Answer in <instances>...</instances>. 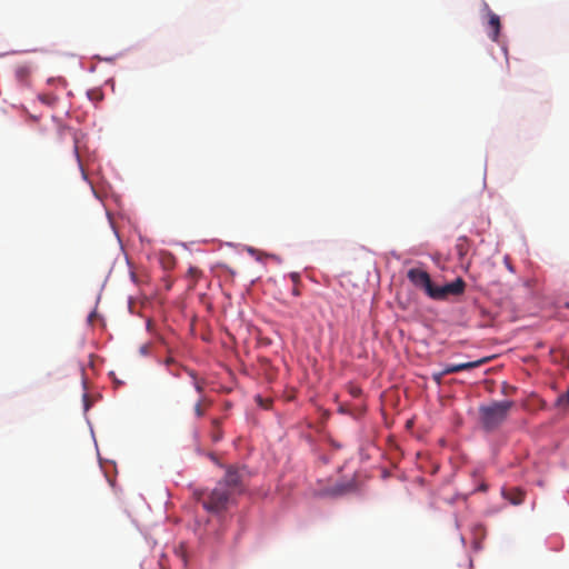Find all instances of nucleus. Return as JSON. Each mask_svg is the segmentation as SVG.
Wrapping results in <instances>:
<instances>
[{
	"mask_svg": "<svg viewBox=\"0 0 569 569\" xmlns=\"http://www.w3.org/2000/svg\"><path fill=\"white\" fill-rule=\"evenodd\" d=\"M443 376H445V375H441V372H440L439 375H435L433 377H435V380H436V381L440 382V379H441V377H443Z\"/></svg>",
	"mask_w": 569,
	"mask_h": 569,
	"instance_id": "obj_20",
	"label": "nucleus"
},
{
	"mask_svg": "<svg viewBox=\"0 0 569 569\" xmlns=\"http://www.w3.org/2000/svg\"><path fill=\"white\" fill-rule=\"evenodd\" d=\"M488 23H489V27H490V29L492 31L491 32V39L493 41H497L499 32H500V27H501L500 18L496 13L490 12L489 13V22Z\"/></svg>",
	"mask_w": 569,
	"mask_h": 569,
	"instance_id": "obj_10",
	"label": "nucleus"
},
{
	"mask_svg": "<svg viewBox=\"0 0 569 569\" xmlns=\"http://www.w3.org/2000/svg\"><path fill=\"white\" fill-rule=\"evenodd\" d=\"M350 393L353 398H357L361 395V389L358 387H350Z\"/></svg>",
	"mask_w": 569,
	"mask_h": 569,
	"instance_id": "obj_15",
	"label": "nucleus"
},
{
	"mask_svg": "<svg viewBox=\"0 0 569 569\" xmlns=\"http://www.w3.org/2000/svg\"><path fill=\"white\" fill-rule=\"evenodd\" d=\"M488 361V358H482L480 360L476 361H469V362H462L457 365H447L443 370L441 371V375H451L457 373L460 371L471 370L475 368L480 367L481 365L486 363Z\"/></svg>",
	"mask_w": 569,
	"mask_h": 569,
	"instance_id": "obj_6",
	"label": "nucleus"
},
{
	"mask_svg": "<svg viewBox=\"0 0 569 569\" xmlns=\"http://www.w3.org/2000/svg\"><path fill=\"white\" fill-rule=\"evenodd\" d=\"M183 376H186V379H187L188 383L190 386H193L194 390L197 391V393H199V397H198L197 402L194 405V412H196V415L198 417H201L203 415V410L201 408V396H200V393L202 391L201 381L197 378V375L194 373V371H192L189 368H181L180 367V379H182Z\"/></svg>",
	"mask_w": 569,
	"mask_h": 569,
	"instance_id": "obj_5",
	"label": "nucleus"
},
{
	"mask_svg": "<svg viewBox=\"0 0 569 569\" xmlns=\"http://www.w3.org/2000/svg\"><path fill=\"white\" fill-rule=\"evenodd\" d=\"M202 276V271L197 267H189L187 274H186V281H187V288L188 290H191L194 288L196 282L198 279H200Z\"/></svg>",
	"mask_w": 569,
	"mask_h": 569,
	"instance_id": "obj_8",
	"label": "nucleus"
},
{
	"mask_svg": "<svg viewBox=\"0 0 569 569\" xmlns=\"http://www.w3.org/2000/svg\"><path fill=\"white\" fill-rule=\"evenodd\" d=\"M559 405H569V387L568 390L558 398Z\"/></svg>",
	"mask_w": 569,
	"mask_h": 569,
	"instance_id": "obj_13",
	"label": "nucleus"
},
{
	"mask_svg": "<svg viewBox=\"0 0 569 569\" xmlns=\"http://www.w3.org/2000/svg\"><path fill=\"white\" fill-rule=\"evenodd\" d=\"M487 489H488L487 485L486 483H481L477 490L478 491H487Z\"/></svg>",
	"mask_w": 569,
	"mask_h": 569,
	"instance_id": "obj_19",
	"label": "nucleus"
},
{
	"mask_svg": "<svg viewBox=\"0 0 569 569\" xmlns=\"http://www.w3.org/2000/svg\"><path fill=\"white\" fill-rule=\"evenodd\" d=\"M14 76L20 83L27 84L30 76V69L27 66H19L14 71Z\"/></svg>",
	"mask_w": 569,
	"mask_h": 569,
	"instance_id": "obj_11",
	"label": "nucleus"
},
{
	"mask_svg": "<svg viewBox=\"0 0 569 569\" xmlns=\"http://www.w3.org/2000/svg\"><path fill=\"white\" fill-rule=\"evenodd\" d=\"M242 490L241 475L238 469L229 467L223 479L203 498L202 491H194V498L202 500V506L209 512L219 513L228 509L233 497Z\"/></svg>",
	"mask_w": 569,
	"mask_h": 569,
	"instance_id": "obj_1",
	"label": "nucleus"
},
{
	"mask_svg": "<svg viewBox=\"0 0 569 569\" xmlns=\"http://www.w3.org/2000/svg\"><path fill=\"white\" fill-rule=\"evenodd\" d=\"M466 283L461 278H457L455 281L447 283L442 287H436L435 292L431 293L432 299L441 300L449 295L459 296L463 293Z\"/></svg>",
	"mask_w": 569,
	"mask_h": 569,
	"instance_id": "obj_4",
	"label": "nucleus"
},
{
	"mask_svg": "<svg viewBox=\"0 0 569 569\" xmlns=\"http://www.w3.org/2000/svg\"><path fill=\"white\" fill-rule=\"evenodd\" d=\"M161 263L164 268H169L171 267L174 262H173V258L171 257H167L164 254H162L161 257Z\"/></svg>",
	"mask_w": 569,
	"mask_h": 569,
	"instance_id": "obj_14",
	"label": "nucleus"
},
{
	"mask_svg": "<svg viewBox=\"0 0 569 569\" xmlns=\"http://www.w3.org/2000/svg\"><path fill=\"white\" fill-rule=\"evenodd\" d=\"M176 363L174 356L169 355L167 359L164 360V365L169 368L170 366Z\"/></svg>",
	"mask_w": 569,
	"mask_h": 569,
	"instance_id": "obj_16",
	"label": "nucleus"
},
{
	"mask_svg": "<svg viewBox=\"0 0 569 569\" xmlns=\"http://www.w3.org/2000/svg\"><path fill=\"white\" fill-rule=\"evenodd\" d=\"M39 100L49 107H53L56 106L58 98L52 93H41L39 94Z\"/></svg>",
	"mask_w": 569,
	"mask_h": 569,
	"instance_id": "obj_12",
	"label": "nucleus"
},
{
	"mask_svg": "<svg viewBox=\"0 0 569 569\" xmlns=\"http://www.w3.org/2000/svg\"><path fill=\"white\" fill-rule=\"evenodd\" d=\"M410 282L417 288H421L431 298V293L435 292L436 286L432 284L429 273L419 268H412L407 273Z\"/></svg>",
	"mask_w": 569,
	"mask_h": 569,
	"instance_id": "obj_3",
	"label": "nucleus"
},
{
	"mask_svg": "<svg viewBox=\"0 0 569 569\" xmlns=\"http://www.w3.org/2000/svg\"><path fill=\"white\" fill-rule=\"evenodd\" d=\"M67 130H68V129H66V128H61V129H60V132H61V133H63V132H66Z\"/></svg>",
	"mask_w": 569,
	"mask_h": 569,
	"instance_id": "obj_21",
	"label": "nucleus"
},
{
	"mask_svg": "<svg viewBox=\"0 0 569 569\" xmlns=\"http://www.w3.org/2000/svg\"><path fill=\"white\" fill-rule=\"evenodd\" d=\"M293 293H295V295H299L298 289H295V290H293Z\"/></svg>",
	"mask_w": 569,
	"mask_h": 569,
	"instance_id": "obj_22",
	"label": "nucleus"
},
{
	"mask_svg": "<svg viewBox=\"0 0 569 569\" xmlns=\"http://www.w3.org/2000/svg\"><path fill=\"white\" fill-rule=\"evenodd\" d=\"M469 247L470 243L467 237L462 236L457 239L456 251L460 260H462L467 256Z\"/></svg>",
	"mask_w": 569,
	"mask_h": 569,
	"instance_id": "obj_9",
	"label": "nucleus"
},
{
	"mask_svg": "<svg viewBox=\"0 0 569 569\" xmlns=\"http://www.w3.org/2000/svg\"><path fill=\"white\" fill-rule=\"evenodd\" d=\"M140 352L142 355H147L149 352V346L148 345H143L141 348H140Z\"/></svg>",
	"mask_w": 569,
	"mask_h": 569,
	"instance_id": "obj_17",
	"label": "nucleus"
},
{
	"mask_svg": "<svg viewBox=\"0 0 569 569\" xmlns=\"http://www.w3.org/2000/svg\"><path fill=\"white\" fill-rule=\"evenodd\" d=\"M513 401H493L479 407V421L486 431L498 429L508 418Z\"/></svg>",
	"mask_w": 569,
	"mask_h": 569,
	"instance_id": "obj_2",
	"label": "nucleus"
},
{
	"mask_svg": "<svg viewBox=\"0 0 569 569\" xmlns=\"http://www.w3.org/2000/svg\"><path fill=\"white\" fill-rule=\"evenodd\" d=\"M290 277H291V279H292V281L295 283H297L299 281V274L298 273H291Z\"/></svg>",
	"mask_w": 569,
	"mask_h": 569,
	"instance_id": "obj_18",
	"label": "nucleus"
},
{
	"mask_svg": "<svg viewBox=\"0 0 569 569\" xmlns=\"http://www.w3.org/2000/svg\"><path fill=\"white\" fill-rule=\"evenodd\" d=\"M502 496L512 505H520L525 500V492L519 488L503 489Z\"/></svg>",
	"mask_w": 569,
	"mask_h": 569,
	"instance_id": "obj_7",
	"label": "nucleus"
}]
</instances>
